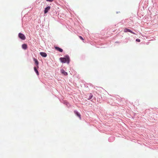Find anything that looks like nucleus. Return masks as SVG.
Returning a JSON list of instances; mask_svg holds the SVG:
<instances>
[{
	"instance_id": "f257e3e1",
	"label": "nucleus",
	"mask_w": 158,
	"mask_h": 158,
	"mask_svg": "<svg viewBox=\"0 0 158 158\" xmlns=\"http://www.w3.org/2000/svg\"><path fill=\"white\" fill-rule=\"evenodd\" d=\"M60 60L61 62L63 63L67 62L69 64V58L68 56H66L65 57H61L60 58Z\"/></svg>"
},
{
	"instance_id": "f03ea898",
	"label": "nucleus",
	"mask_w": 158,
	"mask_h": 158,
	"mask_svg": "<svg viewBox=\"0 0 158 158\" xmlns=\"http://www.w3.org/2000/svg\"><path fill=\"white\" fill-rule=\"evenodd\" d=\"M18 36L22 40H24L26 39V37L24 35L21 33H19V34Z\"/></svg>"
},
{
	"instance_id": "7ed1b4c3",
	"label": "nucleus",
	"mask_w": 158,
	"mask_h": 158,
	"mask_svg": "<svg viewBox=\"0 0 158 158\" xmlns=\"http://www.w3.org/2000/svg\"><path fill=\"white\" fill-rule=\"evenodd\" d=\"M33 60L35 62V65L36 66H37V68H39V62L37 60V59L35 58H33Z\"/></svg>"
},
{
	"instance_id": "20e7f679",
	"label": "nucleus",
	"mask_w": 158,
	"mask_h": 158,
	"mask_svg": "<svg viewBox=\"0 0 158 158\" xmlns=\"http://www.w3.org/2000/svg\"><path fill=\"white\" fill-rule=\"evenodd\" d=\"M50 6H48L45 9V10H44V14H46L47 13L48 11L50 10Z\"/></svg>"
},
{
	"instance_id": "39448f33",
	"label": "nucleus",
	"mask_w": 158,
	"mask_h": 158,
	"mask_svg": "<svg viewBox=\"0 0 158 158\" xmlns=\"http://www.w3.org/2000/svg\"><path fill=\"white\" fill-rule=\"evenodd\" d=\"M74 113L76 115H77L79 118L80 119H81V114L77 111L76 110H74Z\"/></svg>"
},
{
	"instance_id": "423d86ee",
	"label": "nucleus",
	"mask_w": 158,
	"mask_h": 158,
	"mask_svg": "<svg viewBox=\"0 0 158 158\" xmlns=\"http://www.w3.org/2000/svg\"><path fill=\"white\" fill-rule=\"evenodd\" d=\"M55 49L58 51L60 52H62L63 51V49L58 47H55Z\"/></svg>"
},
{
	"instance_id": "0eeeda50",
	"label": "nucleus",
	"mask_w": 158,
	"mask_h": 158,
	"mask_svg": "<svg viewBox=\"0 0 158 158\" xmlns=\"http://www.w3.org/2000/svg\"><path fill=\"white\" fill-rule=\"evenodd\" d=\"M40 54L43 57H46L47 56V54L44 52H40Z\"/></svg>"
},
{
	"instance_id": "6e6552de",
	"label": "nucleus",
	"mask_w": 158,
	"mask_h": 158,
	"mask_svg": "<svg viewBox=\"0 0 158 158\" xmlns=\"http://www.w3.org/2000/svg\"><path fill=\"white\" fill-rule=\"evenodd\" d=\"M22 48L24 49H26L27 48V45L26 44H24L22 45Z\"/></svg>"
},
{
	"instance_id": "1a4fd4ad",
	"label": "nucleus",
	"mask_w": 158,
	"mask_h": 158,
	"mask_svg": "<svg viewBox=\"0 0 158 158\" xmlns=\"http://www.w3.org/2000/svg\"><path fill=\"white\" fill-rule=\"evenodd\" d=\"M61 73L62 74H64V75H66L67 74V73L64 70L62 69L61 70Z\"/></svg>"
},
{
	"instance_id": "9d476101",
	"label": "nucleus",
	"mask_w": 158,
	"mask_h": 158,
	"mask_svg": "<svg viewBox=\"0 0 158 158\" xmlns=\"http://www.w3.org/2000/svg\"><path fill=\"white\" fill-rule=\"evenodd\" d=\"M37 68H36V67H34V71H35L37 74L38 75L39 74V72L37 70Z\"/></svg>"
},
{
	"instance_id": "9b49d317",
	"label": "nucleus",
	"mask_w": 158,
	"mask_h": 158,
	"mask_svg": "<svg viewBox=\"0 0 158 158\" xmlns=\"http://www.w3.org/2000/svg\"><path fill=\"white\" fill-rule=\"evenodd\" d=\"M79 37L82 40H84L82 36H79Z\"/></svg>"
},
{
	"instance_id": "f8f14e48",
	"label": "nucleus",
	"mask_w": 158,
	"mask_h": 158,
	"mask_svg": "<svg viewBox=\"0 0 158 158\" xmlns=\"http://www.w3.org/2000/svg\"><path fill=\"white\" fill-rule=\"evenodd\" d=\"M136 41L138 42H140V40L139 39H136Z\"/></svg>"
},
{
	"instance_id": "ddd939ff",
	"label": "nucleus",
	"mask_w": 158,
	"mask_h": 158,
	"mask_svg": "<svg viewBox=\"0 0 158 158\" xmlns=\"http://www.w3.org/2000/svg\"><path fill=\"white\" fill-rule=\"evenodd\" d=\"M53 0H46V1L49 2H52L53 1Z\"/></svg>"
},
{
	"instance_id": "4468645a",
	"label": "nucleus",
	"mask_w": 158,
	"mask_h": 158,
	"mask_svg": "<svg viewBox=\"0 0 158 158\" xmlns=\"http://www.w3.org/2000/svg\"><path fill=\"white\" fill-rule=\"evenodd\" d=\"M129 32H130L133 33L134 34H135L133 32L131 31V30H130L129 29Z\"/></svg>"
},
{
	"instance_id": "2eb2a0df",
	"label": "nucleus",
	"mask_w": 158,
	"mask_h": 158,
	"mask_svg": "<svg viewBox=\"0 0 158 158\" xmlns=\"http://www.w3.org/2000/svg\"><path fill=\"white\" fill-rule=\"evenodd\" d=\"M92 97V96L91 97V98H91Z\"/></svg>"
}]
</instances>
